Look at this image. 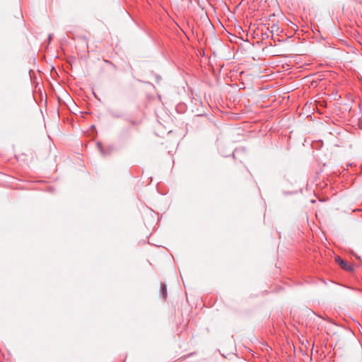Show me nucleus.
Returning a JSON list of instances; mask_svg holds the SVG:
<instances>
[{"mask_svg":"<svg viewBox=\"0 0 362 362\" xmlns=\"http://www.w3.org/2000/svg\"><path fill=\"white\" fill-rule=\"evenodd\" d=\"M163 292H165L166 291V288L165 287H163Z\"/></svg>","mask_w":362,"mask_h":362,"instance_id":"obj_2","label":"nucleus"},{"mask_svg":"<svg viewBox=\"0 0 362 362\" xmlns=\"http://www.w3.org/2000/svg\"><path fill=\"white\" fill-rule=\"evenodd\" d=\"M336 262L340 267L346 271H352L353 268L346 262L341 259L339 257H337L335 259Z\"/></svg>","mask_w":362,"mask_h":362,"instance_id":"obj_1","label":"nucleus"}]
</instances>
